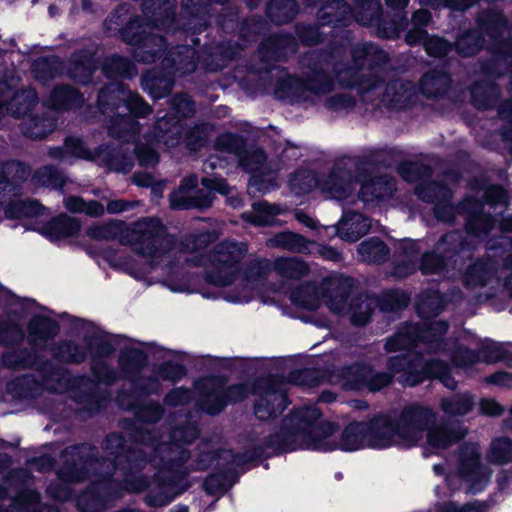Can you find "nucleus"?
Returning a JSON list of instances; mask_svg holds the SVG:
<instances>
[{
  "label": "nucleus",
  "instance_id": "1",
  "mask_svg": "<svg viewBox=\"0 0 512 512\" xmlns=\"http://www.w3.org/2000/svg\"><path fill=\"white\" fill-rule=\"evenodd\" d=\"M436 412L430 406L409 403L400 410L381 414L369 421L351 422L339 430L338 448L344 452L391 447L412 448L426 432L425 456L448 449L466 436L459 423L436 424Z\"/></svg>",
  "mask_w": 512,
  "mask_h": 512
},
{
  "label": "nucleus",
  "instance_id": "2",
  "mask_svg": "<svg viewBox=\"0 0 512 512\" xmlns=\"http://www.w3.org/2000/svg\"><path fill=\"white\" fill-rule=\"evenodd\" d=\"M221 235L218 229L197 230L187 234L177 245L175 238L169 247L164 250H174L175 256L171 262L163 261L160 264L157 281L162 282L170 291L177 293H202L203 279L199 276L189 275L185 271V265L204 267V281L210 285L226 288L235 284L233 289L224 292L223 298L228 293H242L241 280L250 273L251 268L244 276L238 277L239 264L247 254V245L243 242L223 241L216 245L209 253L204 250Z\"/></svg>",
  "mask_w": 512,
  "mask_h": 512
},
{
  "label": "nucleus",
  "instance_id": "3",
  "mask_svg": "<svg viewBox=\"0 0 512 512\" xmlns=\"http://www.w3.org/2000/svg\"><path fill=\"white\" fill-rule=\"evenodd\" d=\"M388 352L406 353L391 357L388 360L390 373H373L366 365H353L341 372L339 384L345 390L368 389L378 391L387 386L392 375L397 381L406 386H416L427 379H438L446 388L455 389L456 381L450 375L447 364L436 359L425 360L422 352L431 353L438 349V338H429L428 330L424 326V319L420 324H408L402 327L386 343Z\"/></svg>",
  "mask_w": 512,
  "mask_h": 512
},
{
  "label": "nucleus",
  "instance_id": "4",
  "mask_svg": "<svg viewBox=\"0 0 512 512\" xmlns=\"http://www.w3.org/2000/svg\"><path fill=\"white\" fill-rule=\"evenodd\" d=\"M197 436L198 429L194 424L175 429L172 435L167 436L168 441L162 440L163 436L161 440L151 435L143 436L144 448L153 451L150 461L158 467V475L149 485L144 477L131 475L125 480L124 488L130 492H140L148 487L145 501L149 506L168 505L187 489L189 483L185 478L192 470H204L215 459L214 454L205 453L196 463L188 464L189 455L182 444L191 442Z\"/></svg>",
  "mask_w": 512,
  "mask_h": 512
},
{
  "label": "nucleus",
  "instance_id": "5",
  "mask_svg": "<svg viewBox=\"0 0 512 512\" xmlns=\"http://www.w3.org/2000/svg\"><path fill=\"white\" fill-rule=\"evenodd\" d=\"M87 235L95 240H110L119 238L121 244L129 245L132 249L149 259V262L138 266L135 263H126V271L136 279L151 284L157 281L160 264L163 261L171 262L175 256L172 249L164 250L173 242V236L167 233L165 226L158 218L147 217L125 227L121 221H110L95 225L87 230Z\"/></svg>",
  "mask_w": 512,
  "mask_h": 512
},
{
  "label": "nucleus",
  "instance_id": "6",
  "mask_svg": "<svg viewBox=\"0 0 512 512\" xmlns=\"http://www.w3.org/2000/svg\"><path fill=\"white\" fill-rule=\"evenodd\" d=\"M368 164L353 158L343 159L321 177L309 170H301L290 179V188L296 195H305L318 190L325 198L343 201L350 197L358 182H361L359 197L364 203H373L392 194L395 183L389 177L366 179Z\"/></svg>",
  "mask_w": 512,
  "mask_h": 512
},
{
  "label": "nucleus",
  "instance_id": "7",
  "mask_svg": "<svg viewBox=\"0 0 512 512\" xmlns=\"http://www.w3.org/2000/svg\"><path fill=\"white\" fill-rule=\"evenodd\" d=\"M415 192L421 200L435 203L434 213L436 218L441 221H453L455 212L466 214V235L470 241L464 240L461 233L452 232L445 235L436 246L437 251L446 252V259L449 262L452 261L453 264H456L461 254H465L466 248L474 247L476 240L493 230L498 222L495 218L482 212L483 204L481 202L465 199L459 207L451 206L449 204L451 191L442 184L421 183Z\"/></svg>",
  "mask_w": 512,
  "mask_h": 512
},
{
  "label": "nucleus",
  "instance_id": "8",
  "mask_svg": "<svg viewBox=\"0 0 512 512\" xmlns=\"http://www.w3.org/2000/svg\"><path fill=\"white\" fill-rule=\"evenodd\" d=\"M321 411L314 405L294 410L287 415L274 434L264 437L260 454L309 449L321 452L339 450V426L332 421L317 423Z\"/></svg>",
  "mask_w": 512,
  "mask_h": 512
},
{
  "label": "nucleus",
  "instance_id": "9",
  "mask_svg": "<svg viewBox=\"0 0 512 512\" xmlns=\"http://www.w3.org/2000/svg\"><path fill=\"white\" fill-rule=\"evenodd\" d=\"M445 307L443 297L437 291L422 293L417 302V312L421 319H424V326L428 330L429 338L434 336L438 338V349L433 352L447 351L455 366L469 368L479 360L485 362H497L507 360L512 365V344H500L487 342L481 348L479 354L462 346H457L455 342L443 341L442 336L448 329V324L444 321H436L431 318L439 314Z\"/></svg>",
  "mask_w": 512,
  "mask_h": 512
},
{
  "label": "nucleus",
  "instance_id": "10",
  "mask_svg": "<svg viewBox=\"0 0 512 512\" xmlns=\"http://www.w3.org/2000/svg\"><path fill=\"white\" fill-rule=\"evenodd\" d=\"M194 112V103L187 95H177L172 101V113L159 119L156 124V131L153 138L146 139L143 145H136L135 154L139 164L144 167L154 166L159 161V156L152 147L153 142L164 143L168 147L185 143L190 150H196L201 147L209 137L212 127L208 124L196 126L193 129L185 131L179 119L175 120V115L185 118Z\"/></svg>",
  "mask_w": 512,
  "mask_h": 512
},
{
  "label": "nucleus",
  "instance_id": "11",
  "mask_svg": "<svg viewBox=\"0 0 512 512\" xmlns=\"http://www.w3.org/2000/svg\"><path fill=\"white\" fill-rule=\"evenodd\" d=\"M98 106L110 118L109 132L112 137L127 142L134 140L139 131L134 117H145L151 113L147 103L120 83H111L100 91Z\"/></svg>",
  "mask_w": 512,
  "mask_h": 512
},
{
  "label": "nucleus",
  "instance_id": "12",
  "mask_svg": "<svg viewBox=\"0 0 512 512\" xmlns=\"http://www.w3.org/2000/svg\"><path fill=\"white\" fill-rule=\"evenodd\" d=\"M274 271L282 279L281 284L273 291L286 293L289 289L286 281L299 280L308 274L307 264L298 258H278L273 263L267 259L259 260L251 266V271L240 282L242 293H228L225 300L234 304L251 301L255 296H263L261 289L265 275Z\"/></svg>",
  "mask_w": 512,
  "mask_h": 512
},
{
  "label": "nucleus",
  "instance_id": "13",
  "mask_svg": "<svg viewBox=\"0 0 512 512\" xmlns=\"http://www.w3.org/2000/svg\"><path fill=\"white\" fill-rule=\"evenodd\" d=\"M433 471L437 475H445V481L451 490L463 489L467 494L483 491L491 477V470L482 461L481 451L476 443H465L460 448L453 470L445 473L444 465L435 464Z\"/></svg>",
  "mask_w": 512,
  "mask_h": 512
},
{
  "label": "nucleus",
  "instance_id": "14",
  "mask_svg": "<svg viewBox=\"0 0 512 512\" xmlns=\"http://www.w3.org/2000/svg\"><path fill=\"white\" fill-rule=\"evenodd\" d=\"M351 279L335 276L327 279L322 286L323 298L328 309L338 315H349L353 325H365L378 306V300L370 295H361L349 301Z\"/></svg>",
  "mask_w": 512,
  "mask_h": 512
},
{
  "label": "nucleus",
  "instance_id": "15",
  "mask_svg": "<svg viewBox=\"0 0 512 512\" xmlns=\"http://www.w3.org/2000/svg\"><path fill=\"white\" fill-rule=\"evenodd\" d=\"M216 150L221 154H227V158H235L243 169L252 174L250 186L260 192L270 189V184H264L263 177L272 180L273 175L280 167L272 162H267L261 149H245V142L242 137L230 133L223 134L216 141Z\"/></svg>",
  "mask_w": 512,
  "mask_h": 512
},
{
  "label": "nucleus",
  "instance_id": "16",
  "mask_svg": "<svg viewBox=\"0 0 512 512\" xmlns=\"http://www.w3.org/2000/svg\"><path fill=\"white\" fill-rule=\"evenodd\" d=\"M197 184L198 177L196 175H190L183 179L180 187L170 195L171 208L177 210L208 208L213 202L212 191L227 196V202L234 208L239 207L242 203L238 193L230 188L223 178H203L202 185L207 191H195Z\"/></svg>",
  "mask_w": 512,
  "mask_h": 512
},
{
  "label": "nucleus",
  "instance_id": "17",
  "mask_svg": "<svg viewBox=\"0 0 512 512\" xmlns=\"http://www.w3.org/2000/svg\"><path fill=\"white\" fill-rule=\"evenodd\" d=\"M29 175L26 165L19 162H8L0 165V205H5L7 218L21 219L41 214L43 207L35 200H22L19 183Z\"/></svg>",
  "mask_w": 512,
  "mask_h": 512
},
{
  "label": "nucleus",
  "instance_id": "18",
  "mask_svg": "<svg viewBox=\"0 0 512 512\" xmlns=\"http://www.w3.org/2000/svg\"><path fill=\"white\" fill-rule=\"evenodd\" d=\"M197 61L194 48L178 46L170 50L162 60L167 75L159 77L155 73H148L143 77L142 86L153 98H163L172 90L173 80L170 77L172 70L175 74L183 76L196 69Z\"/></svg>",
  "mask_w": 512,
  "mask_h": 512
},
{
  "label": "nucleus",
  "instance_id": "19",
  "mask_svg": "<svg viewBox=\"0 0 512 512\" xmlns=\"http://www.w3.org/2000/svg\"><path fill=\"white\" fill-rule=\"evenodd\" d=\"M49 155L64 163H72L74 159L92 160L110 170L123 173L130 171L133 167L132 157L123 154L120 150H110L105 147L92 152L79 138L74 137L67 138L63 147L51 149Z\"/></svg>",
  "mask_w": 512,
  "mask_h": 512
},
{
  "label": "nucleus",
  "instance_id": "20",
  "mask_svg": "<svg viewBox=\"0 0 512 512\" xmlns=\"http://www.w3.org/2000/svg\"><path fill=\"white\" fill-rule=\"evenodd\" d=\"M198 406L208 414L221 412L228 403L244 400L250 391L248 384H238L225 388V382L219 377H207L196 382Z\"/></svg>",
  "mask_w": 512,
  "mask_h": 512
},
{
  "label": "nucleus",
  "instance_id": "21",
  "mask_svg": "<svg viewBox=\"0 0 512 512\" xmlns=\"http://www.w3.org/2000/svg\"><path fill=\"white\" fill-rule=\"evenodd\" d=\"M378 53L379 59H384L383 52H378L372 44L358 46L353 51L354 67L346 70L337 69V80L343 87H356L360 94H365L378 87L379 81L375 79L377 71L369 69L368 74L364 73V65L372 62V56Z\"/></svg>",
  "mask_w": 512,
  "mask_h": 512
},
{
  "label": "nucleus",
  "instance_id": "22",
  "mask_svg": "<svg viewBox=\"0 0 512 512\" xmlns=\"http://www.w3.org/2000/svg\"><path fill=\"white\" fill-rule=\"evenodd\" d=\"M333 83L329 76L322 71H314L307 80H300L292 76L282 79L275 89L278 99L287 102L304 101L311 98V95L321 96L329 93Z\"/></svg>",
  "mask_w": 512,
  "mask_h": 512
},
{
  "label": "nucleus",
  "instance_id": "23",
  "mask_svg": "<svg viewBox=\"0 0 512 512\" xmlns=\"http://www.w3.org/2000/svg\"><path fill=\"white\" fill-rule=\"evenodd\" d=\"M88 449L87 446L81 445V446H74L67 448L62 453V458L65 460V462H68L69 459L73 460V463L66 468H62L58 471L59 478L64 482H72V481H81L86 478V474L83 471L84 469H95L96 467H110L113 466L114 472L120 468V465L123 464V459L125 458L130 465H132L133 462L137 461V458L134 456L133 452H130L128 455L123 456L120 454H117L115 456L114 461L111 460H103L98 461L95 459H82V454Z\"/></svg>",
  "mask_w": 512,
  "mask_h": 512
},
{
  "label": "nucleus",
  "instance_id": "24",
  "mask_svg": "<svg viewBox=\"0 0 512 512\" xmlns=\"http://www.w3.org/2000/svg\"><path fill=\"white\" fill-rule=\"evenodd\" d=\"M254 413L260 420L275 419L288 406L286 390L274 379L266 378L253 385Z\"/></svg>",
  "mask_w": 512,
  "mask_h": 512
},
{
  "label": "nucleus",
  "instance_id": "25",
  "mask_svg": "<svg viewBox=\"0 0 512 512\" xmlns=\"http://www.w3.org/2000/svg\"><path fill=\"white\" fill-rule=\"evenodd\" d=\"M501 281L503 279V287L512 297V256H507L505 264L498 269L496 262L492 260H480L470 265L463 275V282L469 289L482 287L493 279Z\"/></svg>",
  "mask_w": 512,
  "mask_h": 512
},
{
  "label": "nucleus",
  "instance_id": "26",
  "mask_svg": "<svg viewBox=\"0 0 512 512\" xmlns=\"http://www.w3.org/2000/svg\"><path fill=\"white\" fill-rule=\"evenodd\" d=\"M85 343L89 347V354L93 358L92 371L95 378L106 384L116 381L117 372L105 363L96 360L97 358H105L114 351L111 339L98 331H92L85 335Z\"/></svg>",
  "mask_w": 512,
  "mask_h": 512
},
{
  "label": "nucleus",
  "instance_id": "27",
  "mask_svg": "<svg viewBox=\"0 0 512 512\" xmlns=\"http://www.w3.org/2000/svg\"><path fill=\"white\" fill-rule=\"evenodd\" d=\"M134 29V24L129 25L124 33V39L132 44L137 45L134 56L137 61L144 63L155 62L156 58H161L165 48L164 39L156 34H149L144 37H129V33Z\"/></svg>",
  "mask_w": 512,
  "mask_h": 512
},
{
  "label": "nucleus",
  "instance_id": "28",
  "mask_svg": "<svg viewBox=\"0 0 512 512\" xmlns=\"http://www.w3.org/2000/svg\"><path fill=\"white\" fill-rule=\"evenodd\" d=\"M185 374L183 365L178 362L168 361L160 365L156 371L157 378H140L135 388L140 394L157 393L160 389L159 379L175 382Z\"/></svg>",
  "mask_w": 512,
  "mask_h": 512
},
{
  "label": "nucleus",
  "instance_id": "29",
  "mask_svg": "<svg viewBox=\"0 0 512 512\" xmlns=\"http://www.w3.org/2000/svg\"><path fill=\"white\" fill-rule=\"evenodd\" d=\"M368 218L356 212L344 213L338 223L337 234L345 241L355 242L370 229Z\"/></svg>",
  "mask_w": 512,
  "mask_h": 512
},
{
  "label": "nucleus",
  "instance_id": "30",
  "mask_svg": "<svg viewBox=\"0 0 512 512\" xmlns=\"http://www.w3.org/2000/svg\"><path fill=\"white\" fill-rule=\"evenodd\" d=\"M57 331L58 326L54 320L46 316H35L28 324V341L35 348L43 347Z\"/></svg>",
  "mask_w": 512,
  "mask_h": 512
},
{
  "label": "nucleus",
  "instance_id": "31",
  "mask_svg": "<svg viewBox=\"0 0 512 512\" xmlns=\"http://www.w3.org/2000/svg\"><path fill=\"white\" fill-rule=\"evenodd\" d=\"M416 94V87L411 82L396 80L387 85L383 101L392 108H405Z\"/></svg>",
  "mask_w": 512,
  "mask_h": 512
},
{
  "label": "nucleus",
  "instance_id": "32",
  "mask_svg": "<svg viewBox=\"0 0 512 512\" xmlns=\"http://www.w3.org/2000/svg\"><path fill=\"white\" fill-rule=\"evenodd\" d=\"M79 230L80 222L76 218L60 215L43 228V233L52 241H58L76 235Z\"/></svg>",
  "mask_w": 512,
  "mask_h": 512
},
{
  "label": "nucleus",
  "instance_id": "33",
  "mask_svg": "<svg viewBox=\"0 0 512 512\" xmlns=\"http://www.w3.org/2000/svg\"><path fill=\"white\" fill-rule=\"evenodd\" d=\"M419 250L416 241L410 240L402 244L400 259L393 269L395 277L403 278L416 271Z\"/></svg>",
  "mask_w": 512,
  "mask_h": 512
},
{
  "label": "nucleus",
  "instance_id": "34",
  "mask_svg": "<svg viewBox=\"0 0 512 512\" xmlns=\"http://www.w3.org/2000/svg\"><path fill=\"white\" fill-rule=\"evenodd\" d=\"M146 354L140 343L129 342L126 344L119 356V366L123 373L138 370L146 363Z\"/></svg>",
  "mask_w": 512,
  "mask_h": 512
},
{
  "label": "nucleus",
  "instance_id": "35",
  "mask_svg": "<svg viewBox=\"0 0 512 512\" xmlns=\"http://www.w3.org/2000/svg\"><path fill=\"white\" fill-rule=\"evenodd\" d=\"M117 402L123 409L134 410L137 418L143 422H155L163 413L162 407L157 403L151 402L145 405H136L130 400V396L124 394L118 395Z\"/></svg>",
  "mask_w": 512,
  "mask_h": 512
},
{
  "label": "nucleus",
  "instance_id": "36",
  "mask_svg": "<svg viewBox=\"0 0 512 512\" xmlns=\"http://www.w3.org/2000/svg\"><path fill=\"white\" fill-rule=\"evenodd\" d=\"M474 404V399L469 393H461L442 398L439 408L446 416H463L472 410Z\"/></svg>",
  "mask_w": 512,
  "mask_h": 512
},
{
  "label": "nucleus",
  "instance_id": "37",
  "mask_svg": "<svg viewBox=\"0 0 512 512\" xmlns=\"http://www.w3.org/2000/svg\"><path fill=\"white\" fill-rule=\"evenodd\" d=\"M283 212V209L267 202L253 204L252 212L242 215L243 219L255 226L274 224L275 217Z\"/></svg>",
  "mask_w": 512,
  "mask_h": 512
},
{
  "label": "nucleus",
  "instance_id": "38",
  "mask_svg": "<svg viewBox=\"0 0 512 512\" xmlns=\"http://www.w3.org/2000/svg\"><path fill=\"white\" fill-rule=\"evenodd\" d=\"M271 247L286 249L299 253H310V246L313 243L306 241L302 236L292 232H282L276 234L274 237L267 241Z\"/></svg>",
  "mask_w": 512,
  "mask_h": 512
},
{
  "label": "nucleus",
  "instance_id": "39",
  "mask_svg": "<svg viewBox=\"0 0 512 512\" xmlns=\"http://www.w3.org/2000/svg\"><path fill=\"white\" fill-rule=\"evenodd\" d=\"M82 102L83 97L81 94L71 87L61 86L52 91L49 99L47 100V105L52 109L64 110L76 107Z\"/></svg>",
  "mask_w": 512,
  "mask_h": 512
},
{
  "label": "nucleus",
  "instance_id": "40",
  "mask_svg": "<svg viewBox=\"0 0 512 512\" xmlns=\"http://www.w3.org/2000/svg\"><path fill=\"white\" fill-rule=\"evenodd\" d=\"M53 354L57 359L64 362L81 363L89 354V347L86 345L85 339L82 344L74 341H65L54 348Z\"/></svg>",
  "mask_w": 512,
  "mask_h": 512
},
{
  "label": "nucleus",
  "instance_id": "41",
  "mask_svg": "<svg viewBox=\"0 0 512 512\" xmlns=\"http://www.w3.org/2000/svg\"><path fill=\"white\" fill-rule=\"evenodd\" d=\"M290 300L296 307L314 310L320 305V297L317 288L307 283L301 285L290 293Z\"/></svg>",
  "mask_w": 512,
  "mask_h": 512
},
{
  "label": "nucleus",
  "instance_id": "42",
  "mask_svg": "<svg viewBox=\"0 0 512 512\" xmlns=\"http://www.w3.org/2000/svg\"><path fill=\"white\" fill-rule=\"evenodd\" d=\"M448 85L449 77L445 73L432 71L422 77L419 89L427 97H436L444 93Z\"/></svg>",
  "mask_w": 512,
  "mask_h": 512
},
{
  "label": "nucleus",
  "instance_id": "43",
  "mask_svg": "<svg viewBox=\"0 0 512 512\" xmlns=\"http://www.w3.org/2000/svg\"><path fill=\"white\" fill-rule=\"evenodd\" d=\"M389 250L379 239H369L358 246L359 259L363 262H381L388 256Z\"/></svg>",
  "mask_w": 512,
  "mask_h": 512
},
{
  "label": "nucleus",
  "instance_id": "44",
  "mask_svg": "<svg viewBox=\"0 0 512 512\" xmlns=\"http://www.w3.org/2000/svg\"><path fill=\"white\" fill-rule=\"evenodd\" d=\"M102 71L107 78L118 76L132 78L137 73L133 64L126 58L120 56L107 58L103 64Z\"/></svg>",
  "mask_w": 512,
  "mask_h": 512
},
{
  "label": "nucleus",
  "instance_id": "45",
  "mask_svg": "<svg viewBox=\"0 0 512 512\" xmlns=\"http://www.w3.org/2000/svg\"><path fill=\"white\" fill-rule=\"evenodd\" d=\"M45 384L49 385V388H51L53 391L62 393L69 389H73L76 384L79 387H87L89 385V380L83 377L71 380L68 372L56 371L48 376V378L45 380Z\"/></svg>",
  "mask_w": 512,
  "mask_h": 512
},
{
  "label": "nucleus",
  "instance_id": "46",
  "mask_svg": "<svg viewBox=\"0 0 512 512\" xmlns=\"http://www.w3.org/2000/svg\"><path fill=\"white\" fill-rule=\"evenodd\" d=\"M65 208L72 213H84L90 217H100L104 214V206L95 201H84L81 197L71 196L64 200Z\"/></svg>",
  "mask_w": 512,
  "mask_h": 512
},
{
  "label": "nucleus",
  "instance_id": "47",
  "mask_svg": "<svg viewBox=\"0 0 512 512\" xmlns=\"http://www.w3.org/2000/svg\"><path fill=\"white\" fill-rule=\"evenodd\" d=\"M95 70V60L93 54H84L81 57H75L69 69V75L80 83H87Z\"/></svg>",
  "mask_w": 512,
  "mask_h": 512
},
{
  "label": "nucleus",
  "instance_id": "48",
  "mask_svg": "<svg viewBox=\"0 0 512 512\" xmlns=\"http://www.w3.org/2000/svg\"><path fill=\"white\" fill-rule=\"evenodd\" d=\"M37 103V94L33 89L16 93L7 105V110L17 117L25 116Z\"/></svg>",
  "mask_w": 512,
  "mask_h": 512
},
{
  "label": "nucleus",
  "instance_id": "49",
  "mask_svg": "<svg viewBox=\"0 0 512 512\" xmlns=\"http://www.w3.org/2000/svg\"><path fill=\"white\" fill-rule=\"evenodd\" d=\"M448 266L449 263H444L434 253H426L421 259L419 269L423 274H439L446 278H454L455 273H450Z\"/></svg>",
  "mask_w": 512,
  "mask_h": 512
},
{
  "label": "nucleus",
  "instance_id": "50",
  "mask_svg": "<svg viewBox=\"0 0 512 512\" xmlns=\"http://www.w3.org/2000/svg\"><path fill=\"white\" fill-rule=\"evenodd\" d=\"M489 458L497 464L512 461V441L508 438L495 439L491 444Z\"/></svg>",
  "mask_w": 512,
  "mask_h": 512
},
{
  "label": "nucleus",
  "instance_id": "51",
  "mask_svg": "<svg viewBox=\"0 0 512 512\" xmlns=\"http://www.w3.org/2000/svg\"><path fill=\"white\" fill-rule=\"evenodd\" d=\"M33 180L37 185L59 188L64 185L63 175L50 166L43 167L36 171Z\"/></svg>",
  "mask_w": 512,
  "mask_h": 512
},
{
  "label": "nucleus",
  "instance_id": "52",
  "mask_svg": "<svg viewBox=\"0 0 512 512\" xmlns=\"http://www.w3.org/2000/svg\"><path fill=\"white\" fill-rule=\"evenodd\" d=\"M3 364L10 369H25L33 366L32 355L25 350H16L5 353L2 357Z\"/></svg>",
  "mask_w": 512,
  "mask_h": 512
},
{
  "label": "nucleus",
  "instance_id": "53",
  "mask_svg": "<svg viewBox=\"0 0 512 512\" xmlns=\"http://www.w3.org/2000/svg\"><path fill=\"white\" fill-rule=\"evenodd\" d=\"M471 94L474 105L478 109H486L492 105L493 98L496 96V89L490 85H475Z\"/></svg>",
  "mask_w": 512,
  "mask_h": 512
},
{
  "label": "nucleus",
  "instance_id": "54",
  "mask_svg": "<svg viewBox=\"0 0 512 512\" xmlns=\"http://www.w3.org/2000/svg\"><path fill=\"white\" fill-rule=\"evenodd\" d=\"M24 340V332L16 323L0 324V344L13 346Z\"/></svg>",
  "mask_w": 512,
  "mask_h": 512
},
{
  "label": "nucleus",
  "instance_id": "55",
  "mask_svg": "<svg viewBox=\"0 0 512 512\" xmlns=\"http://www.w3.org/2000/svg\"><path fill=\"white\" fill-rule=\"evenodd\" d=\"M59 60L56 57L37 59L32 66L35 77L40 81L52 78L56 74V66Z\"/></svg>",
  "mask_w": 512,
  "mask_h": 512
},
{
  "label": "nucleus",
  "instance_id": "56",
  "mask_svg": "<svg viewBox=\"0 0 512 512\" xmlns=\"http://www.w3.org/2000/svg\"><path fill=\"white\" fill-rule=\"evenodd\" d=\"M399 174L407 182H417L428 175V169L417 163H403L398 168Z\"/></svg>",
  "mask_w": 512,
  "mask_h": 512
},
{
  "label": "nucleus",
  "instance_id": "57",
  "mask_svg": "<svg viewBox=\"0 0 512 512\" xmlns=\"http://www.w3.org/2000/svg\"><path fill=\"white\" fill-rule=\"evenodd\" d=\"M424 48L429 55L441 57L450 51L451 45L442 38L431 36L425 39Z\"/></svg>",
  "mask_w": 512,
  "mask_h": 512
},
{
  "label": "nucleus",
  "instance_id": "58",
  "mask_svg": "<svg viewBox=\"0 0 512 512\" xmlns=\"http://www.w3.org/2000/svg\"><path fill=\"white\" fill-rule=\"evenodd\" d=\"M385 303L381 305L382 310H399L406 307L409 302V297L402 291H391L385 295Z\"/></svg>",
  "mask_w": 512,
  "mask_h": 512
},
{
  "label": "nucleus",
  "instance_id": "59",
  "mask_svg": "<svg viewBox=\"0 0 512 512\" xmlns=\"http://www.w3.org/2000/svg\"><path fill=\"white\" fill-rule=\"evenodd\" d=\"M485 203L490 206L505 207L508 204V195L506 191L499 186L489 187L485 193Z\"/></svg>",
  "mask_w": 512,
  "mask_h": 512
},
{
  "label": "nucleus",
  "instance_id": "60",
  "mask_svg": "<svg viewBox=\"0 0 512 512\" xmlns=\"http://www.w3.org/2000/svg\"><path fill=\"white\" fill-rule=\"evenodd\" d=\"M479 0H421V4H427L433 8L447 6L453 10H466L475 5Z\"/></svg>",
  "mask_w": 512,
  "mask_h": 512
},
{
  "label": "nucleus",
  "instance_id": "61",
  "mask_svg": "<svg viewBox=\"0 0 512 512\" xmlns=\"http://www.w3.org/2000/svg\"><path fill=\"white\" fill-rule=\"evenodd\" d=\"M472 39H475L474 33H468L457 39L456 48L463 56L472 55L476 53L480 47H482V44H480L478 39L470 44V40Z\"/></svg>",
  "mask_w": 512,
  "mask_h": 512
},
{
  "label": "nucleus",
  "instance_id": "62",
  "mask_svg": "<svg viewBox=\"0 0 512 512\" xmlns=\"http://www.w3.org/2000/svg\"><path fill=\"white\" fill-rule=\"evenodd\" d=\"M486 505L481 502H474L458 507L455 503L449 502L439 507L438 512H483Z\"/></svg>",
  "mask_w": 512,
  "mask_h": 512
},
{
  "label": "nucleus",
  "instance_id": "63",
  "mask_svg": "<svg viewBox=\"0 0 512 512\" xmlns=\"http://www.w3.org/2000/svg\"><path fill=\"white\" fill-rule=\"evenodd\" d=\"M192 393L184 388L172 390L166 397L165 403L171 406L182 405L190 401Z\"/></svg>",
  "mask_w": 512,
  "mask_h": 512
},
{
  "label": "nucleus",
  "instance_id": "64",
  "mask_svg": "<svg viewBox=\"0 0 512 512\" xmlns=\"http://www.w3.org/2000/svg\"><path fill=\"white\" fill-rule=\"evenodd\" d=\"M204 489L209 494H218L224 491V482L217 475H210L203 484Z\"/></svg>",
  "mask_w": 512,
  "mask_h": 512
}]
</instances>
